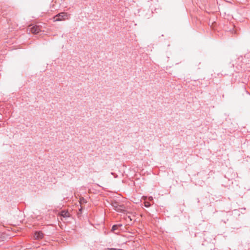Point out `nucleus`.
<instances>
[{
    "label": "nucleus",
    "mask_w": 250,
    "mask_h": 250,
    "mask_svg": "<svg viewBox=\"0 0 250 250\" xmlns=\"http://www.w3.org/2000/svg\"><path fill=\"white\" fill-rule=\"evenodd\" d=\"M111 205L113 208L118 212H123L125 211V207L123 205H120L118 202L114 201Z\"/></svg>",
    "instance_id": "1"
},
{
    "label": "nucleus",
    "mask_w": 250,
    "mask_h": 250,
    "mask_svg": "<svg viewBox=\"0 0 250 250\" xmlns=\"http://www.w3.org/2000/svg\"><path fill=\"white\" fill-rule=\"evenodd\" d=\"M68 15L65 13H61L54 17V21H61L68 19Z\"/></svg>",
    "instance_id": "2"
},
{
    "label": "nucleus",
    "mask_w": 250,
    "mask_h": 250,
    "mask_svg": "<svg viewBox=\"0 0 250 250\" xmlns=\"http://www.w3.org/2000/svg\"><path fill=\"white\" fill-rule=\"evenodd\" d=\"M43 237V233L42 231L36 232L35 233L34 237L36 239H40Z\"/></svg>",
    "instance_id": "3"
},
{
    "label": "nucleus",
    "mask_w": 250,
    "mask_h": 250,
    "mask_svg": "<svg viewBox=\"0 0 250 250\" xmlns=\"http://www.w3.org/2000/svg\"><path fill=\"white\" fill-rule=\"evenodd\" d=\"M30 30L31 32H32L33 34H37L40 31V28L39 27L37 26H34L30 28Z\"/></svg>",
    "instance_id": "4"
},
{
    "label": "nucleus",
    "mask_w": 250,
    "mask_h": 250,
    "mask_svg": "<svg viewBox=\"0 0 250 250\" xmlns=\"http://www.w3.org/2000/svg\"><path fill=\"white\" fill-rule=\"evenodd\" d=\"M60 214L62 217H63L64 218H67L70 216L69 213L67 211L65 210H62L60 213Z\"/></svg>",
    "instance_id": "5"
},
{
    "label": "nucleus",
    "mask_w": 250,
    "mask_h": 250,
    "mask_svg": "<svg viewBox=\"0 0 250 250\" xmlns=\"http://www.w3.org/2000/svg\"><path fill=\"white\" fill-rule=\"evenodd\" d=\"M122 226V225L121 224L114 225L113 226L111 230L113 232H115V233H118L119 231L116 232V231L118 230L119 228L121 227Z\"/></svg>",
    "instance_id": "6"
},
{
    "label": "nucleus",
    "mask_w": 250,
    "mask_h": 250,
    "mask_svg": "<svg viewBox=\"0 0 250 250\" xmlns=\"http://www.w3.org/2000/svg\"><path fill=\"white\" fill-rule=\"evenodd\" d=\"M145 206L146 208L149 207L150 206V204L148 202H145Z\"/></svg>",
    "instance_id": "7"
},
{
    "label": "nucleus",
    "mask_w": 250,
    "mask_h": 250,
    "mask_svg": "<svg viewBox=\"0 0 250 250\" xmlns=\"http://www.w3.org/2000/svg\"><path fill=\"white\" fill-rule=\"evenodd\" d=\"M82 202H84V199L83 198L80 199V203L82 204Z\"/></svg>",
    "instance_id": "8"
},
{
    "label": "nucleus",
    "mask_w": 250,
    "mask_h": 250,
    "mask_svg": "<svg viewBox=\"0 0 250 250\" xmlns=\"http://www.w3.org/2000/svg\"><path fill=\"white\" fill-rule=\"evenodd\" d=\"M108 250H117V249H115V248L108 249Z\"/></svg>",
    "instance_id": "9"
},
{
    "label": "nucleus",
    "mask_w": 250,
    "mask_h": 250,
    "mask_svg": "<svg viewBox=\"0 0 250 250\" xmlns=\"http://www.w3.org/2000/svg\"><path fill=\"white\" fill-rule=\"evenodd\" d=\"M149 200H152V197H150L149 198Z\"/></svg>",
    "instance_id": "10"
}]
</instances>
